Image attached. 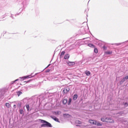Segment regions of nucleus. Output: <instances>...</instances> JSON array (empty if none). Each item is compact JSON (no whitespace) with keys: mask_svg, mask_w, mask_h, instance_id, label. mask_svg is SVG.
Listing matches in <instances>:
<instances>
[{"mask_svg":"<svg viewBox=\"0 0 128 128\" xmlns=\"http://www.w3.org/2000/svg\"><path fill=\"white\" fill-rule=\"evenodd\" d=\"M40 120L41 124H41V128H52V124L48 121L42 120Z\"/></svg>","mask_w":128,"mask_h":128,"instance_id":"f257e3e1","label":"nucleus"},{"mask_svg":"<svg viewBox=\"0 0 128 128\" xmlns=\"http://www.w3.org/2000/svg\"><path fill=\"white\" fill-rule=\"evenodd\" d=\"M48 98V95L46 93H44L40 94L38 97V100H39V102L42 103L43 100H44L46 98Z\"/></svg>","mask_w":128,"mask_h":128,"instance_id":"f03ea898","label":"nucleus"},{"mask_svg":"<svg viewBox=\"0 0 128 128\" xmlns=\"http://www.w3.org/2000/svg\"><path fill=\"white\" fill-rule=\"evenodd\" d=\"M88 26H82L80 28L79 30L78 31L79 34H86L88 30Z\"/></svg>","mask_w":128,"mask_h":128,"instance_id":"7ed1b4c3","label":"nucleus"},{"mask_svg":"<svg viewBox=\"0 0 128 128\" xmlns=\"http://www.w3.org/2000/svg\"><path fill=\"white\" fill-rule=\"evenodd\" d=\"M101 120L104 122H107V124H114V120L110 117L102 118Z\"/></svg>","mask_w":128,"mask_h":128,"instance_id":"20e7f679","label":"nucleus"},{"mask_svg":"<svg viewBox=\"0 0 128 128\" xmlns=\"http://www.w3.org/2000/svg\"><path fill=\"white\" fill-rule=\"evenodd\" d=\"M68 92H70V88L66 87L64 88V90H62V94H68Z\"/></svg>","mask_w":128,"mask_h":128,"instance_id":"39448f33","label":"nucleus"},{"mask_svg":"<svg viewBox=\"0 0 128 128\" xmlns=\"http://www.w3.org/2000/svg\"><path fill=\"white\" fill-rule=\"evenodd\" d=\"M66 63L67 64H68V66H74V64H76V62H70V61H66Z\"/></svg>","mask_w":128,"mask_h":128,"instance_id":"423d86ee","label":"nucleus"},{"mask_svg":"<svg viewBox=\"0 0 128 128\" xmlns=\"http://www.w3.org/2000/svg\"><path fill=\"white\" fill-rule=\"evenodd\" d=\"M4 92L3 90H0V100L4 98Z\"/></svg>","mask_w":128,"mask_h":128,"instance_id":"0eeeda50","label":"nucleus"},{"mask_svg":"<svg viewBox=\"0 0 128 128\" xmlns=\"http://www.w3.org/2000/svg\"><path fill=\"white\" fill-rule=\"evenodd\" d=\"M50 118H52V120H55V122H60V120H58V118L52 116H50Z\"/></svg>","mask_w":128,"mask_h":128,"instance_id":"6e6552de","label":"nucleus"},{"mask_svg":"<svg viewBox=\"0 0 128 128\" xmlns=\"http://www.w3.org/2000/svg\"><path fill=\"white\" fill-rule=\"evenodd\" d=\"M18 14H20V13L16 14H11V15L10 16V18H11L12 20H14V18H16V16H18Z\"/></svg>","mask_w":128,"mask_h":128,"instance_id":"1a4fd4ad","label":"nucleus"},{"mask_svg":"<svg viewBox=\"0 0 128 128\" xmlns=\"http://www.w3.org/2000/svg\"><path fill=\"white\" fill-rule=\"evenodd\" d=\"M64 54H66V51H62L61 52L60 54V58H64Z\"/></svg>","mask_w":128,"mask_h":128,"instance_id":"9d476101","label":"nucleus"},{"mask_svg":"<svg viewBox=\"0 0 128 128\" xmlns=\"http://www.w3.org/2000/svg\"><path fill=\"white\" fill-rule=\"evenodd\" d=\"M96 120H90V123L91 124H94L96 126Z\"/></svg>","mask_w":128,"mask_h":128,"instance_id":"9b49d317","label":"nucleus"},{"mask_svg":"<svg viewBox=\"0 0 128 128\" xmlns=\"http://www.w3.org/2000/svg\"><path fill=\"white\" fill-rule=\"evenodd\" d=\"M95 126H102V123H100V122L96 121Z\"/></svg>","mask_w":128,"mask_h":128,"instance_id":"f8f14e48","label":"nucleus"},{"mask_svg":"<svg viewBox=\"0 0 128 128\" xmlns=\"http://www.w3.org/2000/svg\"><path fill=\"white\" fill-rule=\"evenodd\" d=\"M6 106V107L7 108H10L12 106L8 102H6L5 104Z\"/></svg>","mask_w":128,"mask_h":128,"instance_id":"ddd939ff","label":"nucleus"},{"mask_svg":"<svg viewBox=\"0 0 128 128\" xmlns=\"http://www.w3.org/2000/svg\"><path fill=\"white\" fill-rule=\"evenodd\" d=\"M78 97V94H74L73 96V100H76Z\"/></svg>","mask_w":128,"mask_h":128,"instance_id":"4468645a","label":"nucleus"},{"mask_svg":"<svg viewBox=\"0 0 128 128\" xmlns=\"http://www.w3.org/2000/svg\"><path fill=\"white\" fill-rule=\"evenodd\" d=\"M64 60H68L70 58V54H66L64 56Z\"/></svg>","mask_w":128,"mask_h":128,"instance_id":"2eb2a0df","label":"nucleus"},{"mask_svg":"<svg viewBox=\"0 0 128 128\" xmlns=\"http://www.w3.org/2000/svg\"><path fill=\"white\" fill-rule=\"evenodd\" d=\"M34 76H32V75H29V76H24L25 78V80H26V78H34Z\"/></svg>","mask_w":128,"mask_h":128,"instance_id":"dca6fc26","label":"nucleus"},{"mask_svg":"<svg viewBox=\"0 0 128 128\" xmlns=\"http://www.w3.org/2000/svg\"><path fill=\"white\" fill-rule=\"evenodd\" d=\"M88 46H90V48H96V46L92 44H88Z\"/></svg>","mask_w":128,"mask_h":128,"instance_id":"f3484780","label":"nucleus"},{"mask_svg":"<svg viewBox=\"0 0 128 128\" xmlns=\"http://www.w3.org/2000/svg\"><path fill=\"white\" fill-rule=\"evenodd\" d=\"M19 80H20V82H22L23 80H26V78L24 76H22V77L19 78Z\"/></svg>","mask_w":128,"mask_h":128,"instance_id":"a211bd4d","label":"nucleus"},{"mask_svg":"<svg viewBox=\"0 0 128 128\" xmlns=\"http://www.w3.org/2000/svg\"><path fill=\"white\" fill-rule=\"evenodd\" d=\"M68 102V99H64L62 100V104H66V103Z\"/></svg>","mask_w":128,"mask_h":128,"instance_id":"6ab92c4d","label":"nucleus"},{"mask_svg":"<svg viewBox=\"0 0 128 128\" xmlns=\"http://www.w3.org/2000/svg\"><path fill=\"white\" fill-rule=\"evenodd\" d=\"M19 112L20 114H24V109H20L19 110Z\"/></svg>","mask_w":128,"mask_h":128,"instance_id":"aec40b11","label":"nucleus"},{"mask_svg":"<svg viewBox=\"0 0 128 128\" xmlns=\"http://www.w3.org/2000/svg\"><path fill=\"white\" fill-rule=\"evenodd\" d=\"M17 106L18 108H22V102H19L17 104Z\"/></svg>","mask_w":128,"mask_h":128,"instance_id":"412c9836","label":"nucleus"},{"mask_svg":"<svg viewBox=\"0 0 128 128\" xmlns=\"http://www.w3.org/2000/svg\"><path fill=\"white\" fill-rule=\"evenodd\" d=\"M126 80H124V79L123 78L120 82V84H124V82H125Z\"/></svg>","mask_w":128,"mask_h":128,"instance_id":"4be33fe9","label":"nucleus"},{"mask_svg":"<svg viewBox=\"0 0 128 128\" xmlns=\"http://www.w3.org/2000/svg\"><path fill=\"white\" fill-rule=\"evenodd\" d=\"M16 94H17V96H20V94H22V92L20 91H18V92H16Z\"/></svg>","mask_w":128,"mask_h":128,"instance_id":"5701e85b","label":"nucleus"},{"mask_svg":"<svg viewBox=\"0 0 128 128\" xmlns=\"http://www.w3.org/2000/svg\"><path fill=\"white\" fill-rule=\"evenodd\" d=\"M85 74L86 75L88 76H90V71H86L85 72Z\"/></svg>","mask_w":128,"mask_h":128,"instance_id":"b1692460","label":"nucleus"},{"mask_svg":"<svg viewBox=\"0 0 128 128\" xmlns=\"http://www.w3.org/2000/svg\"><path fill=\"white\" fill-rule=\"evenodd\" d=\"M26 106L28 112L30 110V105L28 104H26Z\"/></svg>","mask_w":128,"mask_h":128,"instance_id":"393cba45","label":"nucleus"},{"mask_svg":"<svg viewBox=\"0 0 128 128\" xmlns=\"http://www.w3.org/2000/svg\"><path fill=\"white\" fill-rule=\"evenodd\" d=\"M94 52H95V54H98V48H96V47L94 48Z\"/></svg>","mask_w":128,"mask_h":128,"instance_id":"a878e982","label":"nucleus"},{"mask_svg":"<svg viewBox=\"0 0 128 128\" xmlns=\"http://www.w3.org/2000/svg\"><path fill=\"white\" fill-rule=\"evenodd\" d=\"M106 54H112V52L107 51L106 52Z\"/></svg>","mask_w":128,"mask_h":128,"instance_id":"bb28decb","label":"nucleus"},{"mask_svg":"<svg viewBox=\"0 0 128 128\" xmlns=\"http://www.w3.org/2000/svg\"><path fill=\"white\" fill-rule=\"evenodd\" d=\"M76 124H82V122L80 121V120H76Z\"/></svg>","mask_w":128,"mask_h":128,"instance_id":"cd10ccee","label":"nucleus"},{"mask_svg":"<svg viewBox=\"0 0 128 128\" xmlns=\"http://www.w3.org/2000/svg\"><path fill=\"white\" fill-rule=\"evenodd\" d=\"M72 102V98H70L68 102V105L70 106Z\"/></svg>","mask_w":128,"mask_h":128,"instance_id":"c85d7f7f","label":"nucleus"},{"mask_svg":"<svg viewBox=\"0 0 128 128\" xmlns=\"http://www.w3.org/2000/svg\"><path fill=\"white\" fill-rule=\"evenodd\" d=\"M124 106L126 107V108H128V102H125L124 104Z\"/></svg>","mask_w":128,"mask_h":128,"instance_id":"c756f323","label":"nucleus"},{"mask_svg":"<svg viewBox=\"0 0 128 128\" xmlns=\"http://www.w3.org/2000/svg\"><path fill=\"white\" fill-rule=\"evenodd\" d=\"M123 78L124 79L125 81L126 80H128V76L124 77Z\"/></svg>","mask_w":128,"mask_h":128,"instance_id":"7c9ffc66","label":"nucleus"},{"mask_svg":"<svg viewBox=\"0 0 128 128\" xmlns=\"http://www.w3.org/2000/svg\"><path fill=\"white\" fill-rule=\"evenodd\" d=\"M50 72V70L48 69L47 70H46V72Z\"/></svg>","mask_w":128,"mask_h":128,"instance_id":"2f4dec72","label":"nucleus"},{"mask_svg":"<svg viewBox=\"0 0 128 128\" xmlns=\"http://www.w3.org/2000/svg\"><path fill=\"white\" fill-rule=\"evenodd\" d=\"M14 82H16V81H15V80L12 81V82H10V84H14Z\"/></svg>","mask_w":128,"mask_h":128,"instance_id":"473e14b6","label":"nucleus"},{"mask_svg":"<svg viewBox=\"0 0 128 128\" xmlns=\"http://www.w3.org/2000/svg\"><path fill=\"white\" fill-rule=\"evenodd\" d=\"M115 44V46H120V43L115 44Z\"/></svg>","mask_w":128,"mask_h":128,"instance_id":"72a5a7b5","label":"nucleus"},{"mask_svg":"<svg viewBox=\"0 0 128 128\" xmlns=\"http://www.w3.org/2000/svg\"><path fill=\"white\" fill-rule=\"evenodd\" d=\"M8 16V13L5 14L4 15V16Z\"/></svg>","mask_w":128,"mask_h":128,"instance_id":"f704fd0d","label":"nucleus"},{"mask_svg":"<svg viewBox=\"0 0 128 128\" xmlns=\"http://www.w3.org/2000/svg\"><path fill=\"white\" fill-rule=\"evenodd\" d=\"M14 108H16V105L14 104Z\"/></svg>","mask_w":128,"mask_h":128,"instance_id":"c9c22d12","label":"nucleus"},{"mask_svg":"<svg viewBox=\"0 0 128 128\" xmlns=\"http://www.w3.org/2000/svg\"><path fill=\"white\" fill-rule=\"evenodd\" d=\"M15 80V82H18V81L20 80V79L18 78V79H16V80Z\"/></svg>","mask_w":128,"mask_h":128,"instance_id":"e433bc0d","label":"nucleus"},{"mask_svg":"<svg viewBox=\"0 0 128 128\" xmlns=\"http://www.w3.org/2000/svg\"><path fill=\"white\" fill-rule=\"evenodd\" d=\"M50 66V64H49L46 67V68H48V66Z\"/></svg>","mask_w":128,"mask_h":128,"instance_id":"4c0bfd02","label":"nucleus"},{"mask_svg":"<svg viewBox=\"0 0 128 128\" xmlns=\"http://www.w3.org/2000/svg\"><path fill=\"white\" fill-rule=\"evenodd\" d=\"M64 116H66V114H64Z\"/></svg>","mask_w":128,"mask_h":128,"instance_id":"58836bf2","label":"nucleus"},{"mask_svg":"<svg viewBox=\"0 0 128 128\" xmlns=\"http://www.w3.org/2000/svg\"><path fill=\"white\" fill-rule=\"evenodd\" d=\"M26 99H24L23 100H22V101L23 102H24V100H25Z\"/></svg>","mask_w":128,"mask_h":128,"instance_id":"ea45409f","label":"nucleus"},{"mask_svg":"<svg viewBox=\"0 0 128 128\" xmlns=\"http://www.w3.org/2000/svg\"><path fill=\"white\" fill-rule=\"evenodd\" d=\"M106 48V46H104V48Z\"/></svg>","mask_w":128,"mask_h":128,"instance_id":"a19ab883","label":"nucleus"},{"mask_svg":"<svg viewBox=\"0 0 128 128\" xmlns=\"http://www.w3.org/2000/svg\"><path fill=\"white\" fill-rule=\"evenodd\" d=\"M36 74H34V76H36Z\"/></svg>","mask_w":128,"mask_h":128,"instance_id":"79ce46f5","label":"nucleus"},{"mask_svg":"<svg viewBox=\"0 0 128 128\" xmlns=\"http://www.w3.org/2000/svg\"><path fill=\"white\" fill-rule=\"evenodd\" d=\"M24 8V7L23 6V8Z\"/></svg>","mask_w":128,"mask_h":128,"instance_id":"37998d69","label":"nucleus"}]
</instances>
